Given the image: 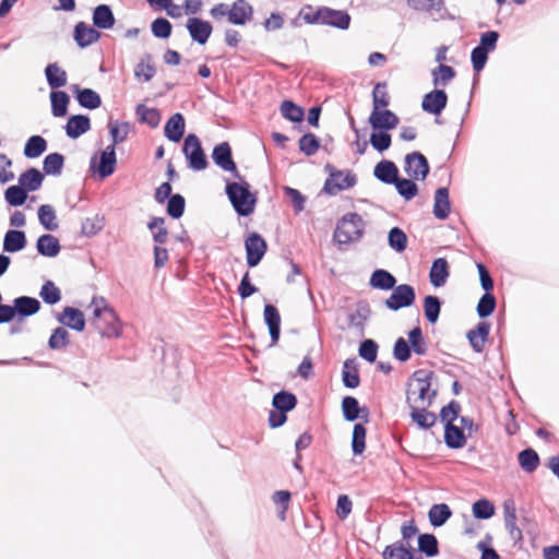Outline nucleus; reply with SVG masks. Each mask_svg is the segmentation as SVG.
Segmentation results:
<instances>
[{"label": "nucleus", "mask_w": 559, "mask_h": 559, "mask_svg": "<svg viewBox=\"0 0 559 559\" xmlns=\"http://www.w3.org/2000/svg\"><path fill=\"white\" fill-rule=\"evenodd\" d=\"M435 372L426 369L415 370L406 383L407 405H426L430 407L437 396V390H431V379Z\"/></svg>", "instance_id": "obj_1"}, {"label": "nucleus", "mask_w": 559, "mask_h": 559, "mask_svg": "<svg viewBox=\"0 0 559 559\" xmlns=\"http://www.w3.org/2000/svg\"><path fill=\"white\" fill-rule=\"evenodd\" d=\"M225 193L238 216L246 217L254 212L258 198L242 176L238 181L227 180Z\"/></svg>", "instance_id": "obj_2"}, {"label": "nucleus", "mask_w": 559, "mask_h": 559, "mask_svg": "<svg viewBox=\"0 0 559 559\" xmlns=\"http://www.w3.org/2000/svg\"><path fill=\"white\" fill-rule=\"evenodd\" d=\"M365 231V223L358 213L345 214L336 225L333 239L338 246L359 241Z\"/></svg>", "instance_id": "obj_3"}, {"label": "nucleus", "mask_w": 559, "mask_h": 559, "mask_svg": "<svg viewBox=\"0 0 559 559\" xmlns=\"http://www.w3.org/2000/svg\"><path fill=\"white\" fill-rule=\"evenodd\" d=\"M102 302L104 306L102 308L96 306L93 311V323L103 337H119L122 331L121 321L114 308L105 304L104 298Z\"/></svg>", "instance_id": "obj_4"}, {"label": "nucleus", "mask_w": 559, "mask_h": 559, "mask_svg": "<svg viewBox=\"0 0 559 559\" xmlns=\"http://www.w3.org/2000/svg\"><path fill=\"white\" fill-rule=\"evenodd\" d=\"M324 170L329 173V177L324 181L322 191L329 195H335L357 185V176L349 169L338 170L333 165L326 164Z\"/></svg>", "instance_id": "obj_5"}, {"label": "nucleus", "mask_w": 559, "mask_h": 559, "mask_svg": "<svg viewBox=\"0 0 559 559\" xmlns=\"http://www.w3.org/2000/svg\"><path fill=\"white\" fill-rule=\"evenodd\" d=\"M182 153L190 169L201 171L207 168L209 160L197 134L189 133L185 138Z\"/></svg>", "instance_id": "obj_6"}, {"label": "nucleus", "mask_w": 559, "mask_h": 559, "mask_svg": "<svg viewBox=\"0 0 559 559\" xmlns=\"http://www.w3.org/2000/svg\"><path fill=\"white\" fill-rule=\"evenodd\" d=\"M116 165V148L112 145H108L99 152L98 158L96 155L91 157L90 170L100 179H105L115 173Z\"/></svg>", "instance_id": "obj_7"}, {"label": "nucleus", "mask_w": 559, "mask_h": 559, "mask_svg": "<svg viewBox=\"0 0 559 559\" xmlns=\"http://www.w3.org/2000/svg\"><path fill=\"white\" fill-rule=\"evenodd\" d=\"M212 159L222 170L230 173L236 179H241V174L233 158L231 146L228 142H221L214 146Z\"/></svg>", "instance_id": "obj_8"}, {"label": "nucleus", "mask_w": 559, "mask_h": 559, "mask_svg": "<svg viewBox=\"0 0 559 559\" xmlns=\"http://www.w3.org/2000/svg\"><path fill=\"white\" fill-rule=\"evenodd\" d=\"M246 260L249 267H255L264 258L267 243L259 233H251L245 240Z\"/></svg>", "instance_id": "obj_9"}, {"label": "nucleus", "mask_w": 559, "mask_h": 559, "mask_svg": "<svg viewBox=\"0 0 559 559\" xmlns=\"http://www.w3.org/2000/svg\"><path fill=\"white\" fill-rule=\"evenodd\" d=\"M392 289L391 296L385 300V306L390 310L397 311L402 308L411 307L415 302L416 293L413 286L401 284Z\"/></svg>", "instance_id": "obj_10"}, {"label": "nucleus", "mask_w": 559, "mask_h": 559, "mask_svg": "<svg viewBox=\"0 0 559 559\" xmlns=\"http://www.w3.org/2000/svg\"><path fill=\"white\" fill-rule=\"evenodd\" d=\"M404 170L414 180H425L430 171L428 159L420 152H412L405 156Z\"/></svg>", "instance_id": "obj_11"}, {"label": "nucleus", "mask_w": 559, "mask_h": 559, "mask_svg": "<svg viewBox=\"0 0 559 559\" xmlns=\"http://www.w3.org/2000/svg\"><path fill=\"white\" fill-rule=\"evenodd\" d=\"M448 105V94L443 88H433L424 95L421 109L430 115L439 116Z\"/></svg>", "instance_id": "obj_12"}, {"label": "nucleus", "mask_w": 559, "mask_h": 559, "mask_svg": "<svg viewBox=\"0 0 559 559\" xmlns=\"http://www.w3.org/2000/svg\"><path fill=\"white\" fill-rule=\"evenodd\" d=\"M407 5L420 12H426L433 21L444 19L447 13L444 0H407Z\"/></svg>", "instance_id": "obj_13"}, {"label": "nucleus", "mask_w": 559, "mask_h": 559, "mask_svg": "<svg viewBox=\"0 0 559 559\" xmlns=\"http://www.w3.org/2000/svg\"><path fill=\"white\" fill-rule=\"evenodd\" d=\"M369 124L372 130L389 131L397 127L400 119L390 109H376L369 116Z\"/></svg>", "instance_id": "obj_14"}, {"label": "nucleus", "mask_w": 559, "mask_h": 559, "mask_svg": "<svg viewBox=\"0 0 559 559\" xmlns=\"http://www.w3.org/2000/svg\"><path fill=\"white\" fill-rule=\"evenodd\" d=\"M186 27L192 40L199 45H205L213 32V26L209 21L195 16L188 19Z\"/></svg>", "instance_id": "obj_15"}, {"label": "nucleus", "mask_w": 559, "mask_h": 559, "mask_svg": "<svg viewBox=\"0 0 559 559\" xmlns=\"http://www.w3.org/2000/svg\"><path fill=\"white\" fill-rule=\"evenodd\" d=\"M56 319L64 328L76 332L84 331L86 325L84 313L80 309L70 306L64 307L62 312L56 316Z\"/></svg>", "instance_id": "obj_16"}, {"label": "nucleus", "mask_w": 559, "mask_h": 559, "mask_svg": "<svg viewBox=\"0 0 559 559\" xmlns=\"http://www.w3.org/2000/svg\"><path fill=\"white\" fill-rule=\"evenodd\" d=\"M15 314L19 321L36 314L40 308V301L31 296H20L13 299Z\"/></svg>", "instance_id": "obj_17"}, {"label": "nucleus", "mask_w": 559, "mask_h": 559, "mask_svg": "<svg viewBox=\"0 0 559 559\" xmlns=\"http://www.w3.org/2000/svg\"><path fill=\"white\" fill-rule=\"evenodd\" d=\"M73 38L80 48H86L100 38V33L85 22H79L74 26Z\"/></svg>", "instance_id": "obj_18"}, {"label": "nucleus", "mask_w": 559, "mask_h": 559, "mask_svg": "<svg viewBox=\"0 0 559 559\" xmlns=\"http://www.w3.org/2000/svg\"><path fill=\"white\" fill-rule=\"evenodd\" d=\"M263 318L269 329L272 345H275L278 342L281 335L280 311L274 305L266 304L263 309Z\"/></svg>", "instance_id": "obj_19"}, {"label": "nucleus", "mask_w": 559, "mask_h": 559, "mask_svg": "<svg viewBox=\"0 0 559 559\" xmlns=\"http://www.w3.org/2000/svg\"><path fill=\"white\" fill-rule=\"evenodd\" d=\"M27 245L26 234L20 229H9L3 236L2 250L7 253H15L25 249Z\"/></svg>", "instance_id": "obj_20"}, {"label": "nucleus", "mask_w": 559, "mask_h": 559, "mask_svg": "<svg viewBox=\"0 0 559 559\" xmlns=\"http://www.w3.org/2000/svg\"><path fill=\"white\" fill-rule=\"evenodd\" d=\"M66 134L70 139H78L91 130V119L86 115H72L64 126Z\"/></svg>", "instance_id": "obj_21"}, {"label": "nucleus", "mask_w": 559, "mask_h": 559, "mask_svg": "<svg viewBox=\"0 0 559 559\" xmlns=\"http://www.w3.org/2000/svg\"><path fill=\"white\" fill-rule=\"evenodd\" d=\"M373 176L382 183L393 185L397 180L400 171L394 162L382 159L374 166Z\"/></svg>", "instance_id": "obj_22"}, {"label": "nucleus", "mask_w": 559, "mask_h": 559, "mask_svg": "<svg viewBox=\"0 0 559 559\" xmlns=\"http://www.w3.org/2000/svg\"><path fill=\"white\" fill-rule=\"evenodd\" d=\"M383 559H421L420 555L416 552V550L407 546L403 542H396L391 545H388L383 552Z\"/></svg>", "instance_id": "obj_23"}, {"label": "nucleus", "mask_w": 559, "mask_h": 559, "mask_svg": "<svg viewBox=\"0 0 559 559\" xmlns=\"http://www.w3.org/2000/svg\"><path fill=\"white\" fill-rule=\"evenodd\" d=\"M186 130L185 117L180 112L174 114L165 123L164 134L165 136L175 143L181 141Z\"/></svg>", "instance_id": "obj_24"}, {"label": "nucleus", "mask_w": 559, "mask_h": 559, "mask_svg": "<svg viewBox=\"0 0 559 559\" xmlns=\"http://www.w3.org/2000/svg\"><path fill=\"white\" fill-rule=\"evenodd\" d=\"M253 8L247 0H236L229 8V22L235 25H245L251 20Z\"/></svg>", "instance_id": "obj_25"}, {"label": "nucleus", "mask_w": 559, "mask_h": 559, "mask_svg": "<svg viewBox=\"0 0 559 559\" xmlns=\"http://www.w3.org/2000/svg\"><path fill=\"white\" fill-rule=\"evenodd\" d=\"M93 25L99 29H110L116 23L112 9L108 4H99L94 8L92 14Z\"/></svg>", "instance_id": "obj_26"}, {"label": "nucleus", "mask_w": 559, "mask_h": 559, "mask_svg": "<svg viewBox=\"0 0 559 559\" xmlns=\"http://www.w3.org/2000/svg\"><path fill=\"white\" fill-rule=\"evenodd\" d=\"M36 250L43 257L55 258L60 253L61 245L56 236L44 234L36 240Z\"/></svg>", "instance_id": "obj_27"}, {"label": "nucleus", "mask_w": 559, "mask_h": 559, "mask_svg": "<svg viewBox=\"0 0 559 559\" xmlns=\"http://www.w3.org/2000/svg\"><path fill=\"white\" fill-rule=\"evenodd\" d=\"M73 92L75 94V99L81 107L90 110L100 107L102 98L94 90L88 87L81 88L79 85H73Z\"/></svg>", "instance_id": "obj_28"}, {"label": "nucleus", "mask_w": 559, "mask_h": 559, "mask_svg": "<svg viewBox=\"0 0 559 559\" xmlns=\"http://www.w3.org/2000/svg\"><path fill=\"white\" fill-rule=\"evenodd\" d=\"M411 408V419L420 429H429L436 425L437 416L435 413L429 412L426 405H408Z\"/></svg>", "instance_id": "obj_29"}, {"label": "nucleus", "mask_w": 559, "mask_h": 559, "mask_svg": "<svg viewBox=\"0 0 559 559\" xmlns=\"http://www.w3.org/2000/svg\"><path fill=\"white\" fill-rule=\"evenodd\" d=\"M467 436L463 428L454 424H444V443L449 449H462L465 447Z\"/></svg>", "instance_id": "obj_30"}, {"label": "nucleus", "mask_w": 559, "mask_h": 559, "mask_svg": "<svg viewBox=\"0 0 559 559\" xmlns=\"http://www.w3.org/2000/svg\"><path fill=\"white\" fill-rule=\"evenodd\" d=\"M451 204L449 199V189L445 187L438 188L435 192L433 215L438 219L449 217Z\"/></svg>", "instance_id": "obj_31"}, {"label": "nucleus", "mask_w": 559, "mask_h": 559, "mask_svg": "<svg viewBox=\"0 0 559 559\" xmlns=\"http://www.w3.org/2000/svg\"><path fill=\"white\" fill-rule=\"evenodd\" d=\"M450 275L449 272V263L444 258H438L433 260L430 272L429 280L432 286L441 287L445 284L448 277Z\"/></svg>", "instance_id": "obj_32"}, {"label": "nucleus", "mask_w": 559, "mask_h": 559, "mask_svg": "<svg viewBox=\"0 0 559 559\" xmlns=\"http://www.w3.org/2000/svg\"><path fill=\"white\" fill-rule=\"evenodd\" d=\"M44 178L39 169L31 167L20 175L17 183L29 193L41 187Z\"/></svg>", "instance_id": "obj_33"}, {"label": "nucleus", "mask_w": 559, "mask_h": 559, "mask_svg": "<svg viewBox=\"0 0 559 559\" xmlns=\"http://www.w3.org/2000/svg\"><path fill=\"white\" fill-rule=\"evenodd\" d=\"M342 381L345 388L356 389L360 384L358 362L356 358H348L342 368Z\"/></svg>", "instance_id": "obj_34"}, {"label": "nucleus", "mask_w": 559, "mask_h": 559, "mask_svg": "<svg viewBox=\"0 0 559 559\" xmlns=\"http://www.w3.org/2000/svg\"><path fill=\"white\" fill-rule=\"evenodd\" d=\"M325 19L324 25L332 26L338 29H347L350 25V15L347 11L335 10L329 7H325Z\"/></svg>", "instance_id": "obj_35"}, {"label": "nucleus", "mask_w": 559, "mask_h": 559, "mask_svg": "<svg viewBox=\"0 0 559 559\" xmlns=\"http://www.w3.org/2000/svg\"><path fill=\"white\" fill-rule=\"evenodd\" d=\"M48 147L47 140L41 135H32L27 139L23 154L26 158L34 159L41 156Z\"/></svg>", "instance_id": "obj_36"}, {"label": "nucleus", "mask_w": 559, "mask_h": 559, "mask_svg": "<svg viewBox=\"0 0 559 559\" xmlns=\"http://www.w3.org/2000/svg\"><path fill=\"white\" fill-rule=\"evenodd\" d=\"M45 76L48 85L56 91L67 84V72L57 62L49 63L45 68Z\"/></svg>", "instance_id": "obj_37"}, {"label": "nucleus", "mask_w": 559, "mask_h": 559, "mask_svg": "<svg viewBox=\"0 0 559 559\" xmlns=\"http://www.w3.org/2000/svg\"><path fill=\"white\" fill-rule=\"evenodd\" d=\"M297 396L289 391L282 390L272 397V406L278 412H290L297 405Z\"/></svg>", "instance_id": "obj_38"}, {"label": "nucleus", "mask_w": 559, "mask_h": 559, "mask_svg": "<svg viewBox=\"0 0 559 559\" xmlns=\"http://www.w3.org/2000/svg\"><path fill=\"white\" fill-rule=\"evenodd\" d=\"M452 516V510L447 503L432 504L428 511V519L433 527H440Z\"/></svg>", "instance_id": "obj_39"}, {"label": "nucleus", "mask_w": 559, "mask_h": 559, "mask_svg": "<svg viewBox=\"0 0 559 559\" xmlns=\"http://www.w3.org/2000/svg\"><path fill=\"white\" fill-rule=\"evenodd\" d=\"M369 284L377 289L390 290L394 288L396 278L389 271L377 269L372 272Z\"/></svg>", "instance_id": "obj_40"}, {"label": "nucleus", "mask_w": 559, "mask_h": 559, "mask_svg": "<svg viewBox=\"0 0 559 559\" xmlns=\"http://www.w3.org/2000/svg\"><path fill=\"white\" fill-rule=\"evenodd\" d=\"M455 75V70L448 64H439L431 70V79L435 88L447 86Z\"/></svg>", "instance_id": "obj_41"}, {"label": "nucleus", "mask_w": 559, "mask_h": 559, "mask_svg": "<svg viewBox=\"0 0 559 559\" xmlns=\"http://www.w3.org/2000/svg\"><path fill=\"white\" fill-rule=\"evenodd\" d=\"M70 96L63 91L50 92L51 114L53 117H64L68 114Z\"/></svg>", "instance_id": "obj_42"}, {"label": "nucleus", "mask_w": 559, "mask_h": 559, "mask_svg": "<svg viewBox=\"0 0 559 559\" xmlns=\"http://www.w3.org/2000/svg\"><path fill=\"white\" fill-rule=\"evenodd\" d=\"M324 11L325 7L314 9L311 4H306L300 9L298 17L309 25H324Z\"/></svg>", "instance_id": "obj_43"}, {"label": "nucleus", "mask_w": 559, "mask_h": 559, "mask_svg": "<svg viewBox=\"0 0 559 559\" xmlns=\"http://www.w3.org/2000/svg\"><path fill=\"white\" fill-rule=\"evenodd\" d=\"M64 166V156L61 153H50L43 160V174L48 176H60Z\"/></svg>", "instance_id": "obj_44"}, {"label": "nucleus", "mask_w": 559, "mask_h": 559, "mask_svg": "<svg viewBox=\"0 0 559 559\" xmlns=\"http://www.w3.org/2000/svg\"><path fill=\"white\" fill-rule=\"evenodd\" d=\"M518 461L520 467L525 473H534L539 466L540 460L537 452L532 448H526L518 454Z\"/></svg>", "instance_id": "obj_45"}, {"label": "nucleus", "mask_w": 559, "mask_h": 559, "mask_svg": "<svg viewBox=\"0 0 559 559\" xmlns=\"http://www.w3.org/2000/svg\"><path fill=\"white\" fill-rule=\"evenodd\" d=\"M156 73V68L152 62V56L145 53L134 68V76L143 82L151 81Z\"/></svg>", "instance_id": "obj_46"}, {"label": "nucleus", "mask_w": 559, "mask_h": 559, "mask_svg": "<svg viewBox=\"0 0 559 559\" xmlns=\"http://www.w3.org/2000/svg\"><path fill=\"white\" fill-rule=\"evenodd\" d=\"M408 344L411 346V350L416 355L424 356L427 354L428 344L426 338L424 337L423 330L420 326L413 328L408 333Z\"/></svg>", "instance_id": "obj_47"}, {"label": "nucleus", "mask_w": 559, "mask_h": 559, "mask_svg": "<svg viewBox=\"0 0 559 559\" xmlns=\"http://www.w3.org/2000/svg\"><path fill=\"white\" fill-rule=\"evenodd\" d=\"M109 134L111 138V144L114 148L116 145L124 142L130 132V124L128 122H120L118 120L108 122Z\"/></svg>", "instance_id": "obj_48"}, {"label": "nucleus", "mask_w": 559, "mask_h": 559, "mask_svg": "<svg viewBox=\"0 0 559 559\" xmlns=\"http://www.w3.org/2000/svg\"><path fill=\"white\" fill-rule=\"evenodd\" d=\"M367 429L362 423H356L352 433V451L355 455H360L366 450Z\"/></svg>", "instance_id": "obj_49"}, {"label": "nucleus", "mask_w": 559, "mask_h": 559, "mask_svg": "<svg viewBox=\"0 0 559 559\" xmlns=\"http://www.w3.org/2000/svg\"><path fill=\"white\" fill-rule=\"evenodd\" d=\"M442 301L439 297L433 295H428L424 299V313L427 321L431 324H435L441 312Z\"/></svg>", "instance_id": "obj_50"}, {"label": "nucleus", "mask_w": 559, "mask_h": 559, "mask_svg": "<svg viewBox=\"0 0 559 559\" xmlns=\"http://www.w3.org/2000/svg\"><path fill=\"white\" fill-rule=\"evenodd\" d=\"M28 198V192L19 183L10 186L4 191V200L10 206H21Z\"/></svg>", "instance_id": "obj_51"}, {"label": "nucleus", "mask_w": 559, "mask_h": 559, "mask_svg": "<svg viewBox=\"0 0 559 559\" xmlns=\"http://www.w3.org/2000/svg\"><path fill=\"white\" fill-rule=\"evenodd\" d=\"M397 193L406 201L414 199L418 194V186L414 179L402 178L399 176L397 180L393 182Z\"/></svg>", "instance_id": "obj_52"}, {"label": "nucleus", "mask_w": 559, "mask_h": 559, "mask_svg": "<svg viewBox=\"0 0 559 559\" xmlns=\"http://www.w3.org/2000/svg\"><path fill=\"white\" fill-rule=\"evenodd\" d=\"M418 550L427 557L439 555V543L433 534L425 533L418 536Z\"/></svg>", "instance_id": "obj_53"}, {"label": "nucleus", "mask_w": 559, "mask_h": 559, "mask_svg": "<svg viewBox=\"0 0 559 559\" xmlns=\"http://www.w3.org/2000/svg\"><path fill=\"white\" fill-rule=\"evenodd\" d=\"M388 245L392 250L401 253L407 248V235L402 228L394 226L389 230Z\"/></svg>", "instance_id": "obj_54"}, {"label": "nucleus", "mask_w": 559, "mask_h": 559, "mask_svg": "<svg viewBox=\"0 0 559 559\" xmlns=\"http://www.w3.org/2000/svg\"><path fill=\"white\" fill-rule=\"evenodd\" d=\"M282 116L292 122H301L305 117V110L302 107L295 104L293 100H284L280 107Z\"/></svg>", "instance_id": "obj_55"}, {"label": "nucleus", "mask_w": 559, "mask_h": 559, "mask_svg": "<svg viewBox=\"0 0 559 559\" xmlns=\"http://www.w3.org/2000/svg\"><path fill=\"white\" fill-rule=\"evenodd\" d=\"M70 343V333L64 326H58L52 330L48 340V347L52 350H61Z\"/></svg>", "instance_id": "obj_56"}, {"label": "nucleus", "mask_w": 559, "mask_h": 559, "mask_svg": "<svg viewBox=\"0 0 559 559\" xmlns=\"http://www.w3.org/2000/svg\"><path fill=\"white\" fill-rule=\"evenodd\" d=\"M39 297L49 306H53L61 300V290L52 281H46L39 290Z\"/></svg>", "instance_id": "obj_57"}, {"label": "nucleus", "mask_w": 559, "mask_h": 559, "mask_svg": "<svg viewBox=\"0 0 559 559\" xmlns=\"http://www.w3.org/2000/svg\"><path fill=\"white\" fill-rule=\"evenodd\" d=\"M38 219L40 225L49 231L58 228L56 212L49 204H43L38 207Z\"/></svg>", "instance_id": "obj_58"}, {"label": "nucleus", "mask_w": 559, "mask_h": 559, "mask_svg": "<svg viewBox=\"0 0 559 559\" xmlns=\"http://www.w3.org/2000/svg\"><path fill=\"white\" fill-rule=\"evenodd\" d=\"M165 218L154 216L147 223V228L153 233V240L156 243L163 245L167 241L168 230L164 226Z\"/></svg>", "instance_id": "obj_59"}, {"label": "nucleus", "mask_w": 559, "mask_h": 559, "mask_svg": "<svg viewBox=\"0 0 559 559\" xmlns=\"http://www.w3.org/2000/svg\"><path fill=\"white\" fill-rule=\"evenodd\" d=\"M135 112L139 116L141 122L148 124L152 128H156L160 121V114L156 108H148L143 104H140L135 108Z\"/></svg>", "instance_id": "obj_60"}, {"label": "nucleus", "mask_w": 559, "mask_h": 559, "mask_svg": "<svg viewBox=\"0 0 559 559\" xmlns=\"http://www.w3.org/2000/svg\"><path fill=\"white\" fill-rule=\"evenodd\" d=\"M369 143L379 153L389 150L392 144V136L386 131L373 130L370 134Z\"/></svg>", "instance_id": "obj_61"}, {"label": "nucleus", "mask_w": 559, "mask_h": 559, "mask_svg": "<svg viewBox=\"0 0 559 559\" xmlns=\"http://www.w3.org/2000/svg\"><path fill=\"white\" fill-rule=\"evenodd\" d=\"M472 512L477 520H488L495 514V506L488 499L481 498L473 503Z\"/></svg>", "instance_id": "obj_62"}, {"label": "nucleus", "mask_w": 559, "mask_h": 559, "mask_svg": "<svg viewBox=\"0 0 559 559\" xmlns=\"http://www.w3.org/2000/svg\"><path fill=\"white\" fill-rule=\"evenodd\" d=\"M104 228V216L96 214L93 217H86L81 224V234L85 237H93Z\"/></svg>", "instance_id": "obj_63"}, {"label": "nucleus", "mask_w": 559, "mask_h": 559, "mask_svg": "<svg viewBox=\"0 0 559 559\" xmlns=\"http://www.w3.org/2000/svg\"><path fill=\"white\" fill-rule=\"evenodd\" d=\"M343 417L346 421H356L359 415V402L356 397L347 395L342 400Z\"/></svg>", "instance_id": "obj_64"}]
</instances>
